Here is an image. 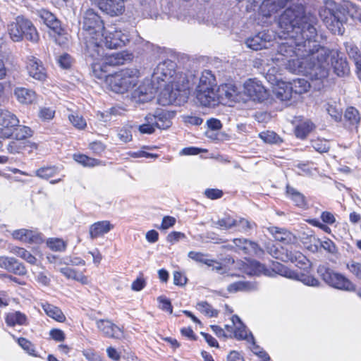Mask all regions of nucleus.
I'll return each instance as SVG.
<instances>
[{
  "label": "nucleus",
  "mask_w": 361,
  "mask_h": 361,
  "mask_svg": "<svg viewBox=\"0 0 361 361\" xmlns=\"http://www.w3.org/2000/svg\"><path fill=\"white\" fill-rule=\"evenodd\" d=\"M317 19L307 12L301 3L293 4L279 18V26L285 35L286 42L277 47V60L293 63L304 69L310 79L327 76L326 58L329 51L317 40Z\"/></svg>",
  "instance_id": "nucleus-1"
},
{
  "label": "nucleus",
  "mask_w": 361,
  "mask_h": 361,
  "mask_svg": "<svg viewBox=\"0 0 361 361\" xmlns=\"http://www.w3.org/2000/svg\"><path fill=\"white\" fill-rule=\"evenodd\" d=\"M269 252L274 258L285 262H292L299 270L292 271L284 265L277 263L275 269L278 273L289 279H296L304 284L312 286H319V281L311 274L312 264L307 257L297 249V246L290 243L286 247L273 245Z\"/></svg>",
  "instance_id": "nucleus-2"
},
{
  "label": "nucleus",
  "mask_w": 361,
  "mask_h": 361,
  "mask_svg": "<svg viewBox=\"0 0 361 361\" xmlns=\"http://www.w3.org/2000/svg\"><path fill=\"white\" fill-rule=\"evenodd\" d=\"M318 13L324 26L332 34L338 35L345 32L344 25L348 16L352 19L361 18V8L350 0H325Z\"/></svg>",
  "instance_id": "nucleus-3"
},
{
  "label": "nucleus",
  "mask_w": 361,
  "mask_h": 361,
  "mask_svg": "<svg viewBox=\"0 0 361 361\" xmlns=\"http://www.w3.org/2000/svg\"><path fill=\"white\" fill-rule=\"evenodd\" d=\"M85 55L87 63L91 66L93 75L99 79L109 76L110 68L123 64L128 56L122 52L111 54L105 53L102 43L98 44V47L95 49V54L90 56V53L85 51Z\"/></svg>",
  "instance_id": "nucleus-4"
},
{
  "label": "nucleus",
  "mask_w": 361,
  "mask_h": 361,
  "mask_svg": "<svg viewBox=\"0 0 361 361\" xmlns=\"http://www.w3.org/2000/svg\"><path fill=\"white\" fill-rule=\"evenodd\" d=\"M82 28L85 51H88L90 56H93L98 44L103 42L104 22L93 9H88L83 17Z\"/></svg>",
  "instance_id": "nucleus-5"
},
{
  "label": "nucleus",
  "mask_w": 361,
  "mask_h": 361,
  "mask_svg": "<svg viewBox=\"0 0 361 361\" xmlns=\"http://www.w3.org/2000/svg\"><path fill=\"white\" fill-rule=\"evenodd\" d=\"M139 74L137 68H126L105 78L113 92L123 94L133 90L137 85Z\"/></svg>",
  "instance_id": "nucleus-6"
},
{
  "label": "nucleus",
  "mask_w": 361,
  "mask_h": 361,
  "mask_svg": "<svg viewBox=\"0 0 361 361\" xmlns=\"http://www.w3.org/2000/svg\"><path fill=\"white\" fill-rule=\"evenodd\" d=\"M317 272L322 279L331 287L345 291H355L356 289V286L350 279L326 265H319Z\"/></svg>",
  "instance_id": "nucleus-7"
},
{
  "label": "nucleus",
  "mask_w": 361,
  "mask_h": 361,
  "mask_svg": "<svg viewBox=\"0 0 361 361\" xmlns=\"http://www.w3.org/2000/svg\"><path fill=\"white\" fill-rule=\"evenodd\" d=\"M294 0H252L250 6H247V10L255 11L258 8L259 16L265 18H270L271 16L277 13L279 11L284 8L288 3Z\"/></svg>",
  "instance_id": "nucleus-8"
},
{
  "label": "nucleus",
  "mask_w": 361,
  "mask_h": 361,
  "mask_svg": "<svg viewBox=\"0 0 361 361\" xmlns=\"http://www.w3.org/2000/svg\"><path fill=\"white\" fill-rule=\"evenodd\" d=\"M244 94L252 101L262 102L269 98V90L256 78H249L243 84Z\"/></svg>",
  "instance_id": "nucleus-9"
},
{
  "label": "nucleus",
  "mask_w": 361,
  "mask_h": 361,
  "mask_svg": "<svg viewBox=\"0 0 361 361\" xmlns=\"http://www.w3.org/2000/svg\"><path fill=\"white\" fill-rule=\"evenodd\" d=\"M180 89L177 82L170 81L158 96V103L161 106L180 105Z\"/></svg>",
  "instance_id": "nucleus-10"
},
{
  "label": "nucleus",
  "mask_w": 361,
  "mask_h": 361,
  "mask_svg": "<svg viewBox=\"0 0 361 361\" xmlns=\"http://www.w3.org/2000/svg\"><path fill=\"white\" fill-rule=\"evenodd\" d=\"M194 99L195 103L202 108L214 109L220 104L217 88L195 90Z\"/></svg>",
  "instance_id": "nucleus-11"
},
{
  "label": "nucleus",
  "mask_w": 361,
  "mask_h": 361,
  "mask_svg": "<svg viewBox=\"0 0 361 361\" xmlns=\"http://www.w3.org/2000/svg\"><path fill=\"white\" fill-rule=\"evenodd\" d=\"M326 49L329 51L328 56L326 58L327 75H329V57L331 58V63L334 69V72L339 77L348 75L350 73V67L346 58L341 56V53L337 50L335 51L330 50L329 49ZM328 76H326V78ZM324 79H325V78H324ZM311 80H313L314 79ZM319 80H322L323 78Z\"/></svg>",
  "instance_id": "nucleus-12"
},
{
  "label": "nucleus",
  "mask_w": 361,
  "mask_h": 361,
  "mask_svg": "<svg viewBox=\"0 0 361 361\" xmlns=\"http://www.w3.org/2000/svg\"><path fill=\"white\" fill-rule=\"evenodd\" d=\"M129 42V34L128 32H123L116 27H110L103 36V42L108 49L121 48Z\"/></svg>",
  "instance_id": "nucleus-13"
},
{
  "label": "nucleus",
  "mask_w": 361,
  "mask_h": 361,
  "mask_svg": "<svg viewBox=\"0 0 361 361\" xmlns=\"http://www.w3.org/2000/svg\"><path fill=\"white\" fill-rule=\"evenodd\" d=\"M234 245H227L229 250H234L236 252H242L244 255L255 257L261 256L264 254V250L259 245L252 240L246 238H234L233 240Z\"/></svg>",
  "instance_id": "nucleus-14"
},
{
  "label": "nucleus",
  "mask_w": 361,
  "mask_h": 361,
  "mask_svg": "<svg viewBox=\"0 0 361 361\" xmlns=\"http://www.w3.org/2000/svg\"><path fill=\"white\" fill-rule=\"evenodd\" d=\"M176 63L171 60L159 63L154 70L152 81H174L173 76L176 73Z\"/></svg>",
  "instance_id": "nucleus-15"
},
{
  "label": "nucleus",
  "mask_w": 361,
  "mask_h": 361,
  "mask_svg": "<svg viewBox=\"0 0 361 361\" xmlns=\"http://www.w3.org/2000/svg\"><path fill=\"white\" fill-rule=\"evenodd\" d=\"M0 268L19 276L25 275L27 273L24 264L14 257L0 256Z\"/></svg>",
  "instance_id": "nucleus-16"
},
{
  "label": "nucleus",
  "mask_w": 361,
  "mask_h": 361,
  "mask_svg": "<svg viewBox=\"0 0 361 361\" xmlns=\"http://www.w3.org/2000/svg\"><path fill=\"white\" fill-rule=\"evenodd\" d=\"M239 269L243 273L249 276H259L266 274L268 271L263 264L257 260L247 258L245 262L240 263Z\"/></svg>",
  "instance_id": "nucleus-17"
},
{
  "label": "nucleus",
  "mask_w": 361,
  "mask_h": 361,
  "mask_svg": "<svg viewBox=\"0 0 361 361\" xmlns=\"http://www.w3.org/2000/svg\"><path fill=\"white\" fill-rule=\"evenodd\" d=\"M271 37L265 32H259L246 40L247 46L255 51L267 49L270 46Z\"/></svg>",
  "instance_id": "nucleus-18"
},
{
  "label": "nucleus",
  "mask_w": 361,
  "mask_h": 361,
  "mask_svg": "<svg viewBox=\"0 0 361 361\" xmlns=\"http://www.w3.org/2000/svg\"><path fill=\"white\" fill-rule=\"evenodd\" d=\"M320 218L323 223H321L317 219H306V222L312 226L320 228L326 233H331V230L327 225H332L336 222V219L334 214L331 212L324 211L322 212Z\"/></svg>",
  "instance_id": "nucleus-19"
},
{
  "label": "nucleus",
  "mask_w": 361,
  "mask_h": 361,
  "mask_svg": "<svg viewBox=\"0 0 361 361\" xmlns=\"http://www.w3.org/2000/svg\"><path fill=\"white\" fill-rule=\"evenodd\" d=\"M11 235L14 239L27 243H41L44 240L40 233L25 228L15 230Z\"/></svg>",
  "instance_id": "nucleus-20"
},
{
  "label": "nucleus",
  "mask_w": 361,
  "mask_h": 361,
  "mask_svg": "<svg viewBox=\"0 0 361 361\" xmlns=\"http://www.w3.org/2000/svg\"><path fill=\"white\" fill-rule=\"evenodd\" d=\"M97 326L106 337L121 338L123 336L121 329L109 320L99 319L97 321Z\"/></svg>",
  "instance_id": "nucleus-21"
},
{
  "label": "nucleus",
  "mask_w": 361,
  "mask_h": 361,
  "mask_svg": "<svg viewBox=\"0 0 361 361\" xmlns=\"http://www.w3.org/2000/svg\"><path fill=\"white\" fill-rule=\"evenodd\" d=\"M218 94L219 95L220 104L223 101L235 102L238 100L239 91L237 86L232 83H223L217 87Z\"/></svg>",
  "instance_id": "nucleus-22"
},
{
  "label": "nucleus",
  "mask_w": 361,
  "mask_h": 361,
  "mask_svg": "<svg viewBox=\"0 0 361 361\" xmlns=\"http://www.w3.org/2000/svg\"><path fill=\"white\" fill-rule=\"evenodd\" d=\"M285 195L286 197L294 203L295 207L302 209H307L309 208L306 197L290 184L286 185Z\"/></svg>",
  "instance_id": "nucleus-23"
},
{
  "label": "nucleus",
  "mask_w": 361,
  "mask_h": 361,
  "mask_svg": "<svg viewBox=\"0 0 361 361\" xmlns=\"http://www.w3.org/2000/svg\"><path fill=\"white\" fill-rule=\"evenodd\" d=\"M39 16L44 23L55 34L59 36L63 35L64 30L61 27V22L53 13L47 10H42L40 11Z\"/></svg>",
  "instance_id": "nucleus-24"
},
{
  "label": "nucleus",
  "mask_w": 361,
  "mask_h": 361,
  "mask_svg": "<svg viewBox=\"0 0 361 361\" xmlns=\"http://www.w3.org/2000/svg\"><path fill=\"white\" fill-rule=\"evenodd\" d=\"M24 21V17L18 16L15 22L8 25V31L11 39L14 42H20L25 38V32L22 31V27L25 28L28 24Z\"/></svg>",
  "instance_id": "nucleus-25"
},
{
  "label": "nucleus",
  "mask_w": 361,
  "mask_h": 361,
  "mask_svg": "<svg viewBox=\"0 0 361 361\" xmlns=\"http://www.w3.org/2000/svg\"><path fill=\"white\" fill-rule=\"evenodd\" d=\"M273 92L276 98L281 102L290 101L294 93L291 82L285 81H278Z\"/></svg>",
  "instance_id": "nucleus-26"
},
{
  "label": "nucleus",
  "mask_w": 361,
  "mask_h": 361,
  "mask_svg": "<svg viewBox=\"0 0 361 361\" xmlns=\"http://www.w3.org/2000/svg\"><path fill=\"white\" fill-rule=\"evenodd\" d=\"M148 120L153 122L154 127L159 129H167L172 123L170 119V113L164 110H157L155 114H148Z\"/></svg>",
  "instance_id": "nucleus-27"
},
{
  "label": "nucleus",
  "mask_w": 361,
  "mask_h": 361,
  "mask_svg": "<svg viewBox=\"0 0 361 361\" xmlns=\"http://www.w3.org/2000/svg\"><path fill=\"white\" fill-rule=\"evenodd\" d=\"M27 69L30 77L37 80H44L46 78L44 68L40 61L32 56L27 63Z\"/></svg>",
  "instance_id": "nucleus-28"
},
{
  "label": "nucleus",
  "mask_w": 361,
  "mask_h": 361,
  "mask_svg": "<svg viewBox=\"0 0 361 361\" xmlns=\"http://www.w3.org/2000/svg\"><path fill=\"white\" fill-rule=\"evenodd\" d=\"M114 226L109 221H99L94 223L90 226L89 234L92 240L102 237L111 229Z\"/></svg>",
  "instance_id": "nucleus-29"
},
{
  "label": "nucleus",
  "mask_w": 361,
  "mask_h": 361,
  "mask_svg": "<svg viewBox=\"0 0 361 361\" xmlns=\"http://www.w3.org/2000/svg\"><path fill=\"white\" fill-rule=\"evenodd\" d=\"M267 230L276 241L282 244L281 245L286 247L291 243L293 234L287 229L277 226H270Z\"/></svg>",
  "instance_id": "nucleus-30"
},
{
  "label": "nucleus",
  "mask_w": 361,
  "mask_h": 361,
  "mask_svg": "<svg viewBox=\"0 0 361 361\" xmlns=\"http://www.w3.org/2000/svg\"><path fill=\"white\" fill-rule=\"evenodd\" d=\"M315 128V125L309 119L299 118L296 121L294 133L296 137L304 140Z\"/></svg>",
  "instance_id": "nucleus-31"
},
{
  "label": "nucleus",
  "mask_w": 361,
  "mask_h": 361,
  "mask_svg": "<svg viewBox=\"0 0 361 361\" xmlns=\"http://www.w3.org/2000/svg\"><path fill=\"white\" fill-rule=\"evenodd\" d=\"M216 89L217 82L216 76L209 70H204L202 72L198 84L195 90Z\"/></svg>",
  "instance_id": "nucleus-32"
},
{
  "label": "nucleus",
  "mask_w": 361,
  "mask_h": 361,
  "mask_svg": "<svg viewBox=\"0 0 361 361\" xmlns=\"http://www.w3.org/2000/svg\"><path fill=\"white\" fill-rule=\"evenodd\" d=\"M343 120L348 127L357 128L361 121V115L355 107L350 106L345 110Z\"/></svg>",
  "instance_id": "nucleus-33"
},
{
  "label": "nucleus",
  "mask_w": 361,
  "mask_h": 361,
  "mask_svg": "<svg viewBox=\"0 0 361 361\" xmlns=\"http://www.w3.org/2000/svg\"><path fill=\"white\" fill-rule=\"evenodd\" d=\"M13 93L18 102L23 104H30L36 100V93L31 89L17 87Z\"/></svg>",
  "instance_id": "nucleus-34"
},
{
  "label": "nucleus",
  "mask_w": 361,
  "mask_h": 361,
  "mask_svg": "<svg viewBox=\"0 0 361 361\" xmlns=\"http://www.w3.org/2000/svg\"><path fill=\"white\" fill-rule=\"evenodd\" d=\"M345 47L349 57L355 61L357 76L361 80V50L353 43H345Z\"/></svg>",
  "instance_id": "nucleus-35"
},
{
  "label": "nucleus",
  "mask_w": 361,
  "mask_h": 361,
  "mask_svg": "<svg viewBox=\"0 0 361 361\" xmlns=\"http://www.w3.org/2000/svg\"><path fill=\"white\" fill-rule=\"evenodd\" d=\"M19 120L16 116L6 109L0 108V126L5 128L18 126Z\"/></svg>",
  "instance_id": "nucleus-36"
},
{
  "label": "nucleus",
  "mask_w": 361,
  "mask_h": 361,
  "mask_svg": "<svg viewBox=\"0 0 361 361\" xmlns=\"http://www.w3.org/2000/svg\"><path fill=\"white\" fill-rule=\"evenodd\" d=\"M195 308L201 314L208 318L217 317L219 313L217 309L214 308L207 301L198 302L195 305Z\"/></svg>",
  "instance_id": "nucleus-37"
},
{
  "label": "nucleus",
  "mask_w": 361,
  "mask_h": 361,
  "mask_svg": "<svg viewBox=\"0 0 361 361\" xmlns=\"http://www.w3.org/2000/svg\"><path fill=\"white\" fill-rule=\"evenodd\" d=\"M43 310L45 312L47 316L58 322H63L66 319L62 311L58 307L48 302L43 303L42 305Z\"/></svg>",
  "instance_id": "nucleus-38"
},
{
  "label": "nucleus",
  "mask_w": 361,
  "mask_h": 361,
  "mask_svg": "<svg viewBox=\"0 0 361 361\" xmlns=\"http://www.w3.org/2000/svg\"><path fill=\"white\" fill-rule=\"evenodd\" d=\"M10 252L22 258L30 264H35L37 262L36 257L23 247L18 246L11 247Z\"/></svg>",
  "instance_id": "nucleus-39"
},
{
  "label": "nucleus",
  "mask_w": 361,
  "mask_h": 361,
  "mask_svg": "<svg viewBox=\"0 0 361 361\" xmlns=\"http://www.w3.org/2000/svg\"><path fill=\"white\" fill-rule=\"evenodd\" d=\"M259 137L264 142L269 145H281L283 142V139L272 130H264L259 133Z\"/></svg>",
  "instance_id": "nucleus-40"
},
{
  "label": "nucleus",
  "mask_w": 361,
  "mask_h": 361,
  "mask_svg": "<svg viewBox=\"0 0 361 361\" xmlns=\"http://www.w3.org/2000/svg\"><path fill=\"white\" fill-rule=\"evenodd\" d=\"M26 321L27 317L25 314L18 311L8 314L6 317V323L10 326H13L16 324H25Z\"/></svg>",
  "instance_id": "nucleus-41"
},
{
  "label": "nucleus",
  "mask_w": 361,
  "mask_h": 361,
  "mask_svg": "<svg viewBox=\"0 0 361 361\" xmlns=\"http://www.w3.org/2000/svg\"><path fill=\"white\" fill-rule=\"evenodd\" d=\"M73 159L85 167H94L102 163L99 159L91 158L83 154H74Z\"/></svg>",
  "instance_id": "nucleus-42"
},
{
  "label": "nucleus",
  "mask_w": 361,
  "mask_h": 361,
  "mask_svg": "<svg viewBox=\"0 0 361 361\" xmlns=\"http://www.w3.org/2000/svg\"><path fill=\"white\" fill-rule=\"evenodd\" d=\"M235 263L234 259L231 256H227L223 259L220 262L214 259V267L217 271H220L221 273H226L230 271V267L232 266Z\"/></svg>",
  "instance_id": "nucleus-43"
},
{
  "label": "nucleus",
  "mask_w": 361,
  "mask_h": 361,
  "mask_svg": "<svg viewBox=\"0 0 361 361\" xmlns=\"http://www.w3.org/2000/svg\"><path fill=\"white\" fill-rule=\"evenodd\" d=\"M235 320L239 322V326L234 327L232 337L240 341L247 339L248 334L245 326L241 322L238 316L233 315L232 317V322L233 324Z\"/></svg>",
  "instance_id": "nucleus-44"
},
{
  "label": "nucleus",
  "mask_w": 361,
  "mask_h": 361,
  "mask_svg": "<svg viewBox=\"0 0 361 361\" xmlns=\"http://www.w3.org/2000/svg\"><path fill=\"white\" fill-rule=\"evenodd\" d=\"M24 21L27 23L26 24H28V26H26L25 28L22 27V31L25 32V39L33 42H37L39 39V35L35 27L30 20L25 18Z\"/></svg>",
  "instance_id": "nucleus-45"
},
{
  "label": "nucleus",
  "mask_w": 361,
  "mask_h": 361,
  "mask_svg": "<svg viewBox=\"0 0 361 361\" xmlns=\"http://www.w3.org/2000/svg\"><path fill=\"white\" fill-rule=\"evenodd\" d=\"M346 269L357 281H361V262L353 259L346 262Z\"/></svg>",
  "instance_id": "nucleus-46"
},
{
  "label": "nucleus",
  "mask_w": 361,
  "mask_h": 361,
  "mask_svg": "<svg viewBox=\"0 0 361 361\" xmlns=\"http://www.w3.org/2000/svg\"><path fill=\"white\" fill-rule=\"evenodd\" d=\"M291 84L294 93L297 94H302L307 92L310 87V83L303 78L293 80Z\"/></svg>",
  "instance_id": "nucleus-47"
},
{
  "label": "nucleus",
  "mask_w": 361,
  "mask_h": 361,
  "mask_svg": "<svg viewBox=\"0 0 361 361\" xmlns=\"http://www.w3.org/2000/svg\"><path fill=\"white\" fill-rule=\"evenodd\" d=\"M59 173V169L54 166H44L35 171V175L42 179H49Z\"/></svg>",
  "instance_id": "nucleus-48"
},
{
  "label": "nucleus",
  "mask_w": 361,
  "mask_h": 361,
  "mask_svg": "<svg viewBox=\"0 0 361 361\" xmlns=\"http://www.w3.org/2000/svg\"><path fill=\"white\" fill-rule=\"evenodd\" d=\"M311 146L321 154L328 152L330 149L328 141L320 138L312 140Z\"/></svg>",
  "instance_id": "nucleus-49"
},
{
  "label": "nucleus",
  "mask_w": 361,
  "mask_h": 361,
  "mask_svg": "<svg viewBox=\"0 0 361 361\" xmlns=\"http://www.w3.org/2000/svg\"><path fill=\"white\" fill-rule=\"evenodd\" d=\"M189 257L196 262H201L209 267H214V259H209L207 257V255L203 254L202 252H190L189 253Z\"/></svg>",
  "instance_id": "nucleus-50"
},
{
  "label": "nucleus",
  "mask_w": 361,
  "mask_h": 361,
  "mask_svg": "<svg viewBox=\"0 0 361 361\" xmlns=\"http://www.w3.org/2000/svg\"><path fill=\"white\" fill-rule=\"evenodd\" d=\"M68 120L75 128L79 130L84 129L87 126V123L85 118L78 114H70L68 116Z\"/></svg>",
  "instance_id": "nucleus-51"
},
{
  "label": "nucleus",
  "mask_w": 361,
  "mask_h": 361,
  "mask_svg": "<svg viewBox=\"0 0 361 361\" xmlns=\"http://www.w3.org/2000/svg\"><path fill=\"white\" fill-rule=\"evenodd\" d=\"M32 135V130L29 127L24 126H19L14 131L15 137L20 141L31 137Z\"/></svg>",
  "instance_id": "nucleus-52"
},
{
  "label": "nucleus",
  "mask_w": 361,
  "mask_h": 361,
  "mask_svg": "<svg viewBox=\"0 0 361 361\" xmlns=\"http://www.w3.org/2000/svg\"><path fill=\"white\" fill-rule=\"evenodd\" d=\"M47 245L51 250L56 252L64 251L66 247L65 242L59 238L49 239Z\"/></svg>",
  "instance_id": "nucleus-53"
},
{
  "label": "nucleus",
  "mask_w": 361,
  "mask_h": 361,
  "mask_svg": "<svg viewBox=\"0 0 361 361\" xmlns=\"http://www.w3.org/2000/svg\"><path fill=\"white\" fill-rule=\"evenodd\" d=\"M216 224L221 228L230 229L233 227L237 226L238 221L236 219H233L231 216H227L219 219Z\"/></svg>",
  "instance_id": "nucleus-54"
},
{
  "label": "nucleus",
  "mask_w": 361,
  "mask_h": 361,
  "mask_svg": "<svg viewBox=\"0 0 361 361\" xmlns=\"http://www.w3.org/2000/svg\"><path fill=\"white\" fill-rule=\"evenodd\" d=\"M249 283L245 281H236L231 283L227 287L228 293H236L238 291H243L248 288Z\"/></svg>",
  "instance_id": "nucleus-55"
},
{
  "label": "nucleus",
  "mask_w": 361,
  "mask_h": 361,
  "mask_svg": "<svg viewBox=\"0 0 361 361\" xmlns=\"http://www.w3.org/2000/svg\"><path fill=\"white\" fill-rule=\"evenodd\" d=\"M25 147L23 143L16 138L6 145L7 151L11 154L19 153Z\"/></svg>",
  "instance_id": "nucleus-56"
},
{
  "label": "nucleus",
  "mask_w": 361,
  "mask_h": 361,
  "mask_svg": "<svg viewBox=\"0 0 361 361\" xmlns=\"http://www.w3.org/2000/svg\"><path fill=\"white\" fill-rule=\"evenodd\" d=\"M204 195L209 200H215L221 198L224 192L218 188H207L204 191Z\"/></svg>",
  "instance_id": "nucleus-57"
},
{
  "label": "nucleus",
  "mask_w": 361,
  "mask_h": 361,
  "mask_svg": "<svg viewBox=\"0 0 361 361\" xmlns=\"http://www.w3.org/2000/svg\"><path fill=\"white\" fill-rule=\"evenodd\" d=\"M118 137L120 141L124 143L128 142L132 140V133L130 127H123L118 132Z\"/></svg>",
  "instance_id": "nucleus-58"
},
{
  "label": "nucleus",
  "mask_w": 361,
  "mask_h": 361,
  "mask_svg": "<svg viewBox=\"0 0 361 361\" xmlns=\"http://www.w3.org/2000/svg\"><path fill=\"white\" fill-rule=\"evenodd\" d=\"M145 123L142 125L139 126L138 129L142 134H152L154 132V125L153 122H149L148 120V115L145 117Z\"/></svg>",
  "instance_id": "nucleus-59"
},
{
  "label": "nucleus",
  "mask_w": 361,
  "mask_h": 361,
  "mask_svg": "<svg viewBox=\"0 0 361 361\" xmlns=\"http://www.w3.org/2000/svg\"><path fill=\"white\" fill-rule=\"evenodd\" d=\"M176 222V220L174 217L171 216H165L162 219L161 224L157 228L159 230H167L171 227H173Z\"/></svg>",
  "instance_id": "nucleus-60"
},
{
  "label": "nucleus",
  "mask_w": 361,
  "mask_h": 361,
  "mask_svg": "<svg viewBox=\"0 0 361 361\" xmlns=\"http://www.w3.org/2000/svg\"><path fill=\"white\" fill-rule=\"evenodd\" d=\"M18 345L28 353L32 354L35 352V348L33 344L25 338H18Z\"/></svg>",
  "instance_id": "nucleus-61"
},
{
  "label": "nucleus",
  "mask_w": 361,
  "mask_h": 361,
  "mask_svg": "<svg viewBox=\"0 0 361 361\" xmlns=\"http://www.w3.org/2000/svg\"><path fill=\"white\" fill-rule=\"evenodd\" d=\"M55 111L49 107L42 108L39 113V116L44 121H49L54 116Z\"/></svg>",
  "instance_id": "nucleus-62"
},
{
  "label": "nucleus",
  "mask_w": 361,
  "mask_h": 361,
  "mask_svg": "<svg viewBox=\"0 0 361 361\" xmlns=\"http://www.w3.org/2000/svg\"><path fill=\"white\" fill-rule=\"evenodd\" d=\"M238 225L240 226L238 231L245 232L251 230L254 226H256L255 223L250 222L247 219L244 218H240L239 220H237Z\"/></svg>",
  "instance_id": "nucleus-63"
},
{
  "label": "nucleus",
  "mask_w": 361,
  "mask_h": 361,
  "mask_svg": "<svg viewBox=\"0 0 361 361\" xmlns=\"http://www.w3.org/2000/svg\"><path fill=\"white\" fill-rule=\"evenodd\" d=\"M328 114L336 121H341L342 119V111L335 106L329 104L326 109Z\"/></svg>",
  "instance_id": "nucleus-64"
}]
</instances>
